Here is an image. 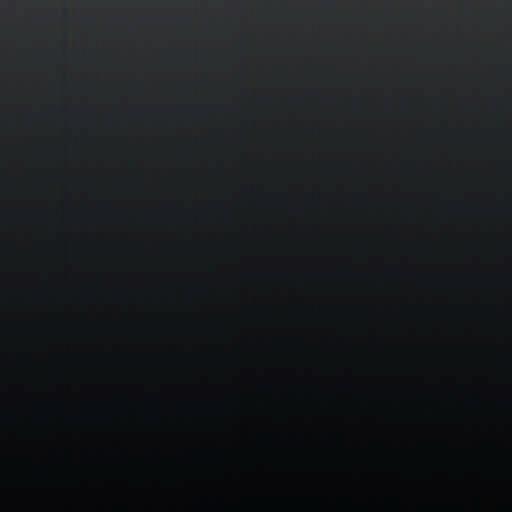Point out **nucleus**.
Returning <instances> with one entry per match:
<instances>
[{"label": "nucleus", "mask_w": 512, "mask_h": 512, "mask_svg": "<svg viewBox=\"0 0 512 512\" xmlns=\"http://www.w3.org/2000/svg\"><path fill=\"white\" fill-rule=\"evenodd\" d=\"M353 449L355 451H358V437L355 436V440H353ZM353 497H355V500H353V512H358V458H355V462H353Z\"/></svg>", "instance_id": "obj_2"}, {"label": "nucleus", "mask_w": 512, "mask_h": 512, "mask_svg": "<svg viewBox=\"0 0 512 512\" xmlns=\"http://www.w3.org/2000/svg\"><path fill=\"white\" fill-rule=\"evenodd\" d=\"M312 351H314L315 355L319 358H327L329 353H331V343L329 342V338L326 336L321 337V341L312 346Z\"/></svg>", "instance_id": "obj_3"}, {"label": "nucleus", "mask_w": 512, "mask_h": 512, "mask_svg": "<svg viewBox=\"0 0 512 512\" xmlns=\"http://www.w3.org/2000/svg\"><path fill=\"white\" fill-rule=\"evenodd\" d=\"M353 103L357 104V103H358V101H353Z\"/></svg>", "instance_id": "obj_5"}, {"label": "nucleus", "mask_w": 512, "mask_h": 512, "mask_svg": "<svg viewBox=\"0 0 512 512\" xmlns=\"http://www.w3.org/2000/svg\"><path fill=\"white\" fill-rule=\"evenodd\" d=\"M346 512H350V422H346V495H344Z\"/></svg>", "instance_id": "obj_1"}, {"label": "nucleus", "mask_w": 512, "mask_h": 512, "mask_svg": "<svg viewBox=\"0 0 512 512\" xmlns=\"http://www.w3.org/2000/svg\"><path fill=\"white\" fill-rule=\"evenodd\" d=\"M376 349H378V352H385L386 351V347L382 346V345H376Z\"/></svg>", "instance_id": "obj_4"}]
</instances>
